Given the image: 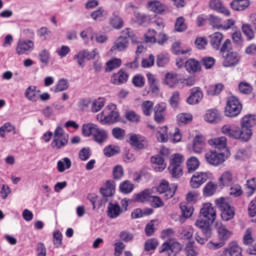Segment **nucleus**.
Here are the masks:
<instances>
[{"label":"nucleus","mask_w":256,"mask_h":256,"mask_svg":"<svg viewBox=\"0 0 256 256\" xmlns=\"http://www.w3.org/2000/svg\"><path fill=\"white\" fill-rule=\"evenodd\" d=\"M121 59L114 58L106 63V71H113L114 69H119L121 67Z\"/></svg>","instance_id":"obj_55"},{"label":"nucleus","mask_w":256,"mask_h":256,"mask_svg":"<svg viewBox=\"0 0 256 256\" xmlns=\"http://www.w3.org/2000/svg\"><path fill=\"white\" fill-rule=\"evenodd\" d=\"M188 105H197L203 101V90L200 87H194L190 90V96L187 98Z\"/></svg>","instance_id":"obj_13"},{"label":"nucleus","mask_w":256,"mask_h":256,"mask_svg":"<svg viewBox=\"0 0 256 256\" xmlns=\"http://www.w3.org/2000/svg\"><path fill=\"white\" fill-rule=\"evenodd\" d=\"M229 195L232 197H241V195H243V188H241L239 184H231Z\"/></svg>","instance_id":"obj_57"},{"label":"nucleus","mask_w":256,"mask_h":256,"mask_svg":"<svg viewBox=\"0 0 256 256\" xmlns=\"http://www.w3.org/2000/svg\"><path fill=\"white\" fill-rule=\"evenodd\" d=\"M243 243L247 247H251L253 243H255V238H253V229L247 228L244 236H243Z\"/></svg>","instance_id":"obj_45"},{"label":"nucleus","mask_w":256,"mask_h":256,"mask_svg":"<svg viewBox=\"0 0 256 256\" xmlns=\"http://www.w3.org/2000/svg\"><path fill=\"white\" fill-rule=\"evenodd\" d=\"M78 157L80 161H88L91 157V148H82L79 151Z\"/></svg>","instance_id":"obj_62"},{"label":"nucleus","mask_w":256,"mask_h":256,"mask_svg":"<svg viewBox=\"0 0 256 256\" xmlns=\"http://www.w3.org/2000/svg\"><path fill=\"white\" fill-rule=\"evenodd\" d=\"M97 124L87 123L82 126V133L84 137H91V135H95V131H97Z\"/></svg>","instance_id":"obj_39"},{"label":"nucleus","mask_w":256,"mask_h":256,"mask_svg":"<svg viewBox=\"0 0 256 256\" xmlns=\"http://www.w3.org/2000/svg\"><path fill=\"white\" fill-rule=\"evenodd\" d=\"M211 147H215V149H225L227 147V138L226 137H218L213 138L208 141Z\"/></svg>","instance_id":"obj_34"},{"label":"nucleus","mask_w":256,"mask_h":256,"mask_svg":"<svg viewBox=\"0 0 256 256\" xmlns=\"http://www.w3.org/2000/svg\"><path fill=\"white\" fill-rule=\"evenodd\" d=\"M204 119L207 123H219L221 121V112L217 109L207 110Z\"/></svg>","instance_id":"obj_25"},{"label":"nucleus","mask_w":256,"mask_h":256,"mask_svg":"<svg viewBox=\"0 0 256 256\" xmlns=\"http://www.w3.org/2000/svg\"><path fill=\"white\" fill-rule=\"evenodd\" d=\"M67 145H69V134L65 133L63 127L58 126L54 131L53 140L50 146L54 151H61V149H65Z\"/></svg>","instance_id":"obj_1"},{"label":"nucleus","mask_w":256,"mask_h":256,"mask_svg":"<svg viewBox=\"0 0 256 256\" xmlns=\"http://www.w3.org/2000/svg\"><path fill=\"white\" fill-rule=\"evenodd\" d=\"M235 178L233 177V172L231 170L224 171L218 179L219 187H231L233 185Z\"/></svg>","instance_id":"obj_19"},{"label":"nucleus","mask_w":256,"mask_h":256,"mask_svg":"<svg viewBox=\"0 0 256 256\" xmlns=\"http://www.w3.org/2000/svg\"><path fill=\"white\" fill-rule=\"evenodd\" d=\"M216 229H217L219 241L227 243V241H229V239H231V235H233V232H231L229 229H227V226H225L223 224H217Z\"/></svg>","instance_id":"obj_20"},{"label":"nucleus","mask_w":256,"mask_h":256,"mask_svg":"<svg viewBox=\"0 0 256 256\" xmlns=\"http://www.w3.org/2000/svg\"><path fill=\"white\" fill-rule=\"evenodd\" d=\"M186 165L188 173H195V171L199 169L201 163L199 162V159L197 157L192 156L187 160Z\"/></svg>","instance_id":"obj_36"},{"label":"nucleus","mask_w":256,"mask_h":256,"mask_svg":"<svg viewBox=\"0 0 256 256\" xmlns=\"http://www.w3.org/2000/svg\"><path fill=\"white\" fill-rule=\"evenodd\" d=\"M207 179H209V174L205 172H197L192 176L190 185L193 189H199Z\"/></svg>","instance_id":"obj_15"},{"label":"nucleus","mask_w":256,"mask_h":256,"mask_svg":"<svg viewBox=\"0 0 256 256\" xmlns=\"http://www.w3.org/2000/svg\"><path fill=\"white\" fill-rule=\"evenodd\" d=\"M164 83L168 85V87H175V85L179 83V75L173 72L166 73Z\"/></svg>","instance_id":"obj_37"},{"label":"nucleus","mask_w":256,"mask_h":256,"mask_svg":"<svg viewBox=\"0 0 256 256\" xmlns=\"http://www.w3.org/2000/svg\"><path fill=\"white\" fill-rule=\"evenodd\" d=\"M157 31L155 30H148V32L145 34V42L146 43H157Z\"/></svg>","instance_id":"obj_64"},{"label":"nucleus","mask_w":256,"mask_h":256,"mask_svg":"<svg viewBox=\"0 0 256 256\" xmlns=\"http://www.w3.org/2000/svg\"><path fill=\"white\" fill-rule=\"evenodd\" d=\"M222 57L224 59V67H235V65L239 64V54L237 52H227L222 54Z\"/></svg>","instance_id":"obj_18"},{"label":"nucleus","mask_w":256,"mask_h":256,"mask_svg":"<svg viewBox=\"0 0 256 256\" xmlns=\"http://www.w3.org/2000/svg\"><path fill=\"white\" fill-rule=\"evenodd\" d=\"M185 68L188 73H197V71H201V64L195 59H189L185 62Z\"/></svg>","instance_id":"obj_33"},{"label":"nucleus","mask_w":256,"mask_h":256,"mask_svg":"<svg viewBox=\"0 0 256 256\" xmlns=\"http://www.w3.org/2000/svg\"><path fill=\"white\" fill-rule=\"evenodd\" d=\"M39 59L44 65H49V59H51V54L49 53V50L43 49L39 53Z\"/></svg>","instance_id":"obj_63"},{"label":"nucleus","mask_w":256,"mask_h":256,"mask_svg":"<svg viewBox=\"0 0 256 256\" xmlns=\"http://www.w3.org/2000/svg\"><path fill=\"white\" fill-rule=\"evenodd\" d=\"M39 93H41V91L37 90V86H29L25 90L24 97L32 103H37L39 101Z\"/></svg>","instance_id":"obj_24"},{"label":"nucleus","mask_w":256,"mask_h":256,"mask_svg":"<svg viewBox=\"0 0 256 256\" xmlns=\"http://www.w3.org/2000/svg\"><path fill=\"white\" fill-rule=\"evenodd\" d=\"M146 7L149 11H152V13H156L157 15H161L167 11V5L159 0L149 1Z\"/></svg>","instance_id":"obj_16"},{"label":"nucleus","mask_w":256,"mask_h":256,"mask_svg":"<svg viewBox=\"0 0 256 256\" xmlns=\"http://www.w3.org/2000/svg\"><path fill=\"white\" fill-rule=\"evenodd\" d=\"M150 200H151V191L148 189L135 195V201H137V203H145Z\"/></svg>","instance_id":"obj_44"},{"label":"nucleus","mask_w":256,"mask_h":256,"mask_svg":"<svg viewBox=\"0 0 256 256\" xmlns=\"http://www.w3.org/2000/svg\"><path fill=\"white\" fill-rule=\"evenodd\" d=\"M221 43H223V33L215 32L210 35V45H212L213 49L219 51L221 49Z\"/></svg>","instance_id":"obj_30"},{"label":"nucleus","mask_w":256,"mask_h":256,"mask_svg":"<svg viewBox=\"0 0 256 256\" xmlns=\"http://www.w3.org/2000/svg\"><path fill=\"white\" fill-rule=\"evenodd\" d=\"M110 25L113 29H123V18L117 13H113L112 17H110Z\"/></svg>","instance_id":"obj_43"},{"label":"nucleus","mask_w":256,"mask_h":256,"mask_svg":"<svg viewBox=\"0 0 256 256\" xmlns=\"http://www.w3.org/2000/svg\"><path fill=\"white\" fill-rule=\"evenodd\" d=\"M157 191L160 194L164 193V199H171L175 196V193L177 191V184H172L171 186H169V182L162 181L161 184L158 186Z\"/></svg>","instance_id":"obj_8"},{"label":"nucleus","mask_w":256,"mask_h":256,"mask_svg":"<svg viewBox=\"0 0 256 256\" xmlns=\"http://www.w3.org/2000/svg\"><path fill=\"white\" fill-rule=\"evenodd\" d=\"M177 121L178 123L187 125V123H191L193 121V115L191 113H180L177 115Z\"/></svg>","instance_id":"obj_51"},{"label":"nucleus","mask_w":256,"mask_h":256,"mask_svg":"<svg viewBox=\"0 0 256 256\" xmlns=\"http://www.w3.org/2000/svg\"><path fill=\"white\" fill-rule=\"evenodd\" d=\"M57 169L59 173H64L66 169H71V159L65 157L62 160H59L57 163Z\"/></svg>","instance_id":"obj_46"},{"label":"nucleus","mask_w":256,"mask_h":256,"mask_svg":"<svg viewBox=\"0 0 256 256\" xmlns=\"http://www.w3.org/2000/svg\"><path fill=\"white\" fill-rule=\"evenodd\" d=\"M215 204L221 211L223 221H231V219L235 217V208L229 205V202H227L225 198L216 199Z\"/></svg>","instance_id":"obj_2"},{"label":"nucleus","mask_w":256,"mask_h":256,"mask_svg":"<svg viewBox=\"0 0 256 256\" xmlns=\"http://www.w3.org/2000/svg\"><path fill=\"white\" fill-rule=\"evenodd\" d=\"M210 9H213L214 11H218L219 13H222L226 17H229L231 15V12L229 9L225 8L223 6V3L221 0H211L209 3Z\"/></svg>","instance_id":"obj_27"},{"label":"nucleus","mask_w":256,"mask_h":256,"mask_svg":"<svg viewBox=\"0 0 256 256\" xmlns=\"http://www.w3.org/2000/svg\"><path fill=\"white\" fill-rule=\"evenodd\" d=\"M181 250V244L179 242L170 240L164 242L159 250V253H165L167 256H177V253Z\"/></svg>","instance_id":"obj_7"},{"label":"nucleus","mask_w":256,"mask_h":256,"mask_svg":"<svg viewBox=\"0 0 256 256\" xmlns=\"http://www.w3.org/2000/svg\"><path fill=\"white\" fill-rule=\"evenodd\" d=\"M100 193L103 196V199L101 200L99 207L105 205V203L109 201V199H107L108 197H113L115 195V182L111 180L106 181L104 187L100 189Z\"/></svg>","instance_id":"obj_9"},{"label":"nucleus","mask_w":256,"mask_h":256,"mask_svg":"<svg viewBox=\"0 0 256 256\" xmlns=\"http://www.w3.org/2000/svg\"><path fill=\"white\" fill-rule=\"evenodd\" d=\"M200 215L204 219H207L208 221L215 223V220L217 219V211L215 210V207H213V204L206 203L203 205V207L200 210Z\"/></svg>","instance_id":"obj_10"},{"label":"nucleus","mask_w":256,"mask_h":256,"mask_svg":"<svg viewBox=\"0 0 256 256\" xmlns=\"http://www.w3.org/2000/svg\"><path fill=\"white\" fill-rule=\"evenodd\" d=\"M154 105L155 104L151 100H145L144 102H142L141 111L143 115H145V117H151V113H153L154 110Z\"/></svg>","instance_id":"obj_38"},{"label":"nucleus","mask_w":256,"mask_h":256,"mask_svg":"<svg viewBox=\"0 0 256 256\" xmlns=\"http://www.w3.org/2000/svg\"><path fill=\"white\" fill-rule=\"evenodd\" d=\"M151 163L153 165V169L158 173L165 171V168L167 167V164H165V158L161 155L152 156Z\"/></svg>","instance_id":"obj_22"},{"label":"nucleus","mask_w":256,"mask_h":256,"mask_svg":"<svg viewBox=\"0 0 256 256\" xmlns=\"http://www.w3.org/2000/svg\"><path fill=\"white\" fill-rule=\"evenodd\" d=\"M209 24L211 25V27H213V29H218V30L223 29V24L221 22V18H219L215 15H210Z\"/></svg>","instance_id":"obj_54"},{"label":"nucleus","mask_w":256,"mask_h":256,"mask_svg":"<svg viewBox=\"0 0 256 256\" xmlns=\"http://www.w3.org/2000/svg\"><path fill=\"white\" fill-rule=\"evenodd\" d=\"M128 80H129V74H127L123 70H120L112 76L111 83H113V85H123V83H125Z\"/></svg>","instance_id":"obj_28"},{"label":"nucleus","mask_w":256,"mask_h":256,"mask_svg":"<svg viewBox=\"0 0 256 256\" xmlns=\"http://www.w3.org/2000/svg\"><path fill=\"white\" fill-rule=\"evenodd\" d=\"M156 63L159 67H165L169 65V54H159L157 56Z\"/></svg>","instance_id":"obj_61"},{"label":"nucleus","mask_w":256,"mask_h":256,"mask_svg":"<svg viewBox=\"0 0 256 256\" xmlns=\"http://www.w3.org/2000/svg\"><path fill=\"white\" fill-rule=\"evenodd\" d=\"M105 107V98L100 97L98 99L93 100L91 105L92 113H99Z\"/></svg>","instance_id":"obj_41"},{"label":"nucleus","mask_w":256,"mask_h":256,"mask_svg":"<svg viewBox=\"0 0 256 256\" xmlns=\"http://www.w3.org/2000/svg\"><path fill=\"white\" fill-rule=\"evenodd\" d=\"M132 85L138 89H142V87H145V77H143L141 74L135 75L132 78Z\"/></svg>","instance_id":"obj_56"},{"label":"nucleus","mask_w":256,"mask_h":256,"mask_svg":"<svg viewBox=\"0 0 256 256\" xmlns=\"http://www.w3.org/2000/svg\"><path fill=\"white\" fill-rule=\"evenodd\" d=\"M35 43L32 40H19L16 46L17 55H29L34 49Z\"/></svg>","instance_id":"obj_11"},{"label":"nucleus","mask_w":256,"mask_h":256,"mask_svg":"<svg viewBox=\"0 0 256 256\" xmlns=\"http://www.w3.org/2000/svg\"><path fill=\"white\" fill-rule=\"evenodd\" d=\"M223 135L230 137V139H240L241 141H249L245 137V133L242 128H237L235 125L226 124L221 128Z\"/></svg>","instance_id":"obj_5"},{"label":"nucleus","mask_w":256,"mask_h":256,"mask_svg":"<svg viewBox=\"0 0 256 256\" xmlns=\"http://www.w3.org/2000/svg\"><path fill=\"white\" fill-rule=\"evenodd\" d=\"M130 145L135 149H145V143L141 142L135 134L130 136Z\"/></svg>","instance_id":"obj_58"},{"label":"nucleus","mask_w":256,"mask_h":256,"mask_svg":"<svg viewBox=\"0 0 256 256\" xmlns=\"http://www.w3.org/2000/svg\"><path fill=\"white\" fill-rule=\"evenodd\" d=\"M129 47V38L127 36H120L114 42L110 51H125Z\"/></svg>","instance_id":"obj_21"},{"label":"nucleus","mask_w":256,"mask_h":256,"mask_svg":"<svg viewBox=\"0 0 256 256\" xmlns=\"http://www.w3.org/2000/svg\"><path fill=\"white\" fill-rule=\"evenodd\" d=\"M223 89H225V85L218 83L215 85L208 86L206 93L210 97H215L217 95H221V93L223 92Z\"/></svg>","instance_id":"obj_32"},{"label":"nucleus","mask_w":256,"mask_h":256,"mask_svg":"<svg viewBox=\"0 0 256 256\" xmlns=\"http://www.w3.org/2000/svg\"><path fill=\"white\" fill-rule=\"evenodd\" d=\"M135 186L129 180L122 182L119 186L121 193L128 195V193H132Z\"/></svg>","instance_id":"obj_49"},{"label":"nucleus","mask_w":256,"mask_h":256,"mask_svg":"<svg viewBox=\"0 0 256 256\" xmlns=\"http://www.w3.org/2000/svg\"><path fill=\"white\" fill-rule=\"evenodd\" d=\"M203 149H205V136L198 134L193 140V151L200 154L203 153Z\"/></svg>","instance_id":"obj_26"},{"label":"nucleus","mask_w":256,"mask_h":256,"mask_svg":"<svg viewBox=\"0 0 256 256\" xmlns=\"http://www.w3.org/2000/svg\"><path fill=\"white\" fill-rule=\"evenodd\" d=\"M94 137V141H96V143H99V145L105 143V141H107L108 137H109V132H107V130L105 129H101L96 128V131L93 134Z\"/></svg>","instance_id":"obj_29"},{"label":"nucleus","mask_w":256,"mask_h":256,"mask_svg":"<svg viewBox=\"0 0 256 256\" xmlns=\"http://www.w3.org/2000/svg\"><path fill=\"white\" fill-rule=\"evenodd\" d=\"M175 31H177L178 33H183L184 31H187V24L185 23V18H177L175 22Z\"/></svg>","instance_id":"obj_53"},{"label":"nucleus","mask_w":256,"mask_h":256,"mask_svg":"<svg viewBox=\"0 0 256 256\" xmlns=\"http://www.w3.org/2000/svg\"><path fill=\"white\" fill-rule=\"evenodd\" d=\"M243 109V105L239 101V99L235 96H230L227 99V104L225 107V115L226 117H237L241 113Z\"/></svg>","instance_id":"obj_3"},{"label":"nucleus","mask_w":256,"mask_h":256,"mask_svg":"<svg viewBox=\"0 0 256 256\" xmlns=\"http://www.w3.org/2000/svg\"><path fill=\"white\" fill-rule=\"evenodd\" d=\"M107 11L103 8H99L91 13V17L94 21H103V19H107Z\"/></svg>","instance_id":"obj_47"},{"label":"nucleus","mask_w":256,"mask_h":256,"mask_svg":"<svg viewBox=\"0 0 256 256\" xmlns=\"http://www.w3.org/2000/svg\"><path fill=\"white\" fill-rule=\"evenodd\" d=\"M123 213V209H121V206L117 203L109 202L107 207V216L109 219H117Z\"/></svg>","instance_id":"obj_23"},{"label":"nucleus","mask_w":256,"mask_h":256,"mask_svg":"<svg viewBox=\"0 0 256 256\" xmlns=\"http://www.w3.org/2000/svg\"><path fill=\"white\" fill-rule=\"evenodd\" d=\"M106 109L110 112L105 116L104 120H101V125H114V123L121 121L119 111H117V105L109 104Z\"/></svg>","instance_id":"obj_6"},{"label":"nucleus","mask_w":256,"mask_h":256,"mask_svg":"<svg viewBox=\"0 0 256 256\" xmlns=\"http://www.w3.org/2000/svg\"><path fill=\"white\" fill-rule=\"evenodd\" d=\"M121 153V148L116 145H108L103 149L104 157H115V155H119Z\"/></svg>","instance_id":"obj_35"},{"label":"nucleus","mask_w":256,"mask_h":256,"mask_svg":"<svg viewBox=\"0 0 256 256\" xmlns=\"http://www.w3.org/2000/svg\"><path fill=\"white\" fill-rule=\"evenodd\" d=\"M69 89V82L67 79H60L54 88V93H61L62 91H67Z\"/></svg>","instance_id":"obj_50"},{"label":"nucleus","mask_w":256,"mask_h":256,"mask_svg":"<svg viewBox=\"0 0 256 256\" xmlns=\"http://www.w3.org/2000/svg\"><path fill=\"white\" fill-rule=\"evenodd\" d=\"M256 125V115L248 114L241 120V129L244 133V139H251L253 137V127Z\"/></svg>","instance_id":"obj_4"},{"label":"nucleus","mask_w":256,"mask_h":256,"mask_svg":"<svg viewBox=\"0 0 256 256\" xmlns=\"http://www.w3.org/2000/svg\"><path fill=\"white\" fill-rule=\"evenodd\" d=\"M205 159L208 165H212L213 167H217L221 165V163L225 162V156L221 153H217L215 151H209L205 154Z\"/></svg>","instance_id":"obj_12"},{"label":"nucleus","mask_w":256,"mask_h":256,"mask_svg":"<svg viewBox=\"0 0 256 256\" xmlns=\"http://www.w3.org/2000/svg\"><path fill=\"white\" fill-rule=\"evenodd\" d=\"M134 17L138 25H145V23H149V21H151V16L141 13L139 10L134 11Z\"/></svg>","instance_id":"obj_42"},{"label":"nucleus","mask_w":256,"mask_h":256,"mask_svg":"<svg viewBox=\"0 0 256 256\" xmlns=\"http://www.w3.org/2000/svg\"><path fill=\"white\" fill-rule=\"evenodd\" d=\"M217 191V184L213 182H208L206 186L204 187L203 193L205 197H211L215 195V192Z\"/></svg>","instance_id":"obj_48"},{"label":"nucleus","mask_w":256,"mask_h":256,"mask_svg":"<svg viewBox=\"0 0 256 256\" xmlns=\"http://www.w3.org/2000/svg\"><path fill=\"white\" fill-rule=\"evenodd\" d=\"M249 5H251L249 0H234L230 3V6L234 11H245Z\"/></svg>","instance_id":"obj_31"},{"label":"nucleus","mask_w":256,"mask_h":256,"mask_svg":"<svg viewBox=\"0 0 256 256\" xmlns=\"http://www.w3.org/2000/svg\"><path fill=\"white\" fill-rule=\"evenodd\" d=\"M85 59H87V50H82L74 55V60L77 61L79 67H85Z\"/></svg>","instance_id":"obj_52"},{"label":"nucleus","mask_w":256,"mask_h":256,"mask_svg":"<svg viewBox=\"0 0 256 256\" xmlns=\"http://www.w3.org/2000/svg\"><path fill=\"white\" fill-rule=\"evenodd\" d=\"M167 110V105L165 103L156 104L154 107V121L161 125L165 123V111Z\"/></svg>","instance_id":"obj_14"},{"label":"nucleus","mask_w":256,"mask_h":256,"mask_svg":"<svg viewBox=\"0 0 256 256\" xmlns=\"http://www.w3.org/2000/svg\"><path fill=\"white\" fill-rule=\"evenodd\" d=\"M195 225L198 227V229H201L203 235H206L207 237H211L213 235V231L211 230V225H213V222L209 221L208 219H198L196 220Z\"/></svg>","instance_id":"obj_17"},{"label":"nucleus","mask_w":256,"mask_h":256,"mask_svg":"<svg viewBox=\"0 0 256 256\" xmlns=\"http://www.w3.org/2000/svg\"><path fill=\"white\" fill-rule=\"evenodd\" d=\"M169 172L171 173L172 177H174L175 179L181 177V175H183V168H181V166H173L170 165L168 167Z\"/></svg>","instance_id":"obj_60"},{"label":"nucleus","mask_w":256,"mask_h":256,"mask_svg":"<svg viewBox=\"0 0 256 256\" xmlns=\"http://www.w3.org/2000/svg\"><path fill=\"white\" fill-rule=\"evenodd\" d=\"M242 31L249 41H251V39L255 37V32L253 31V28H251V25L249 24H243Z\"/></svg>","instance_id":"obj_59"},{"label":"nucleus","mask_w":256,"mask_h":256,"mask_svg":"<svg viewBox=\"0 0 256 256\" xmlns=\"http://www.w3.org/2000/svg\"><path fill=\"white\" fill-rule=\"evenodd\" d=\"M230 256H243V250L239 247L237 242H232L229 244V247L226 249Z\"/></svg>","instance_id":"obj_40"}]
</instances>
